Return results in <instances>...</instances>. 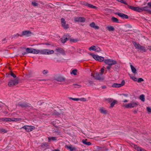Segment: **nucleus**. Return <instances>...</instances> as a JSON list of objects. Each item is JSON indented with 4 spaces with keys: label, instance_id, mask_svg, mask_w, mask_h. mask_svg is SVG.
Here are the masks:
<instances>
[{
    "label": "nucleus",
    "instance_id": "f257e3e1",
    "mask_svg": "<svg viewBox=\"0 0 151 151\" xmlns=\"http://www.w3.org/2000/svg\"><path fill=\"white\" fill-rule=\"evenodd\" d=\"M132 43L135 49H137L138 51L142 52H146L147 51V49L145 46L140 45L135 42H133Z\"/></svg>",
    "mask_w": 151,
    "mask_h": 151
},
{
    "label": "nucleus",
    "instance_id": "f03ea898",
    "mask_svg": "<svg viewBox=\"0 0 151 151\" xmlns=\"http://www.w3.org/2000/svg\"><path fill=\"white\" fill-rule=\"evenodd\" d=\"M37 54L39 53L41 55H49L54 53L53 50L46 49H43L42 50H37Z\"/></svg>",
    "mask_w": 151,
    "mask_h": 151
},
{
    "label": "nucleus",
    "instance_id": "7ed1b4c3",
    "mask_svg": "<svg viewBox=\"0 0 151 151\" xmlns=\"http://www.w3.org/2000/svg\"><path fill=\"white\" fill-rule=\"evenodd\" d=\"M18 106L21 107L22 108H25L27 109H30L32 106L29 104L27 103L26 101L19 102L17 104Z\"/></svg>",
    "mask_w": 151,
    "mask_h": 151
},
{
    "label": "nucleus",
    "instance_id": "20e7f679",
    "mask_svg": "<svg viewBox=\"0 0 151 151\" xmlns=\"http://www.w3.org/2000/svg\"><path fill=\"white\" fill-rule=\"evenodd\" d=\"M26 52H24L22 53L23 55L27 54V53H32L34 54H37V50L32 48H27L26 49Z\"/></svg>",
    "mask_w": 151,
    "mask_h": 151
},
{
    "label": "nucleus",
    "instance_id": "39448f33",
    "mask_svg": "<svg viewBox=\"0 0 151 151\" xmlns=\"http://www.w3.org/2000/svg\"><path fill=\"white\" fill-rule=\"evenodd\" d=\"M104 62L106 64L111 66L117 63L116 61L115 60L111 59H105L104 60Z\"/></svg>",
    "mask_w": 151,
    "mask_h": 151
},
{
    "label": "nucleus",
    "instance_id": "423d86ee",
    "mask_svg": "<svg viewBox=\"0 0 151 151\" xmlns=\"http://www.w3.org/2000/svg\"><path fill=\"white\" fill-rule=\"evenodd\" d=\"M91 76L96 80H102L104 79L101 73H94V75L91 73Z\"/></svg>",
    "mask_w": 151,
    "mask_h": 151
},
{
    "label": "nucleus",
    "instance_id": "0eeeda50",
    "mask_svg": "<svg viewBox=\"0 0 151 151\" xmlns=\"http://www.w3.org/2000/svg\"><path fill=\"white\" fill-rule=\"evenodd\" d=\"M138 105V103L137 102H132L123 105V106L126 108H130L137 106Z\"/></svg>",
    "mask_w": 151,
    "mask_h": 151
},
{
    "label": "nucleus",
    "instance_id": "6e6552de",
    "mask_svg": "<svg viewBox=\"0 0 151 151\" xmlns=\"http://www.w3.org/2000/svg\"><path fill=\"white\" fill-rule=\"evenodd\" d=\"M91 55L93 57V58L99 62H102L104 61V58L103 57L99 56L98 55H94L93 54H91Z\"/></svg>",
    "mask_w": 151,
    "mask_h": 151
},
{
    "label": "nucleus",
    "instance_id": "1a4fd4ad",
    "mask_svg": "<svg viewBox=\"0 0 151 151\" xmlns=\"http://www.w3.org/2000/svg\"><path fill=\"white\" fill-rule=\"evenodd\" d=\"M18 83V80L17 79H15L9 81L8 83V85L10 87H12L17 84Z\"/></svg>",
    "mask_w": 151,
    "mask_h": 151
},
{
    "label": "nucleus",
    "instance_id": "9d476101",
    "mask_svg": "<svg viewBox=\"0 0 151 151\" xmlns=\"http://www.w3.org/2000/svg\"><path fill=\"white\" fill-rule=\"evenodd\" d=\"M22 128L24 129L27 131L29 132L31 131L34 129L35 127L32 126H24Z\"/></svg>",
    "mask_w": 151,
    "mask_h": 151
},
{
    "label": "nucleus",
    "instance_id": "9b49d317",
    "mask_svg": "<svg viewBox=\"0 0 151 151\" xmlns=\"http://www.w3.org/2000/svg\"><path fill=\"white\" fill-rule=\"evenodd\" d=\"M55 80L58 82H63L65 81V78L61 76H56Z\"/></svg>",
    "mask_w": 151,
    "mask_h": 151
},
{
    "label": "nucleus",
    "instance_id": "f8f14e48",
    "mask_svg": "<svg viewBox=\"0 0 151 151\" xmlns=\"http://www.w3.org/2000/svg\"><path fill=\"white\" fill-rule=\"evenodd\" d=\"M61 22L62 26L65 29H67L69 28V25L68 24H66V22L65 19L63 18L61 19Z\"/></svg>",
    "mask_w": 151,
    "mask_h": 151
},
{
    "label": "nucleus",
    "instance_id": "ddd939ff",
    "mask_svg": "<svg viewBox=\"0 0 151 151\" xmlns=\"http://www.w3.org/2000/svg\"><path fill=\"white\" fill-rule=\"evenodd\" d=\"M125 84V81L124 80L122 81L120 84H118L117 83H114L112 85V87L116 88H119L124 86Z\"/></svg>",
    "mask_w": 151,
    "mask_h": 151
},
{
    "label": "nucleus",
    "instance_id": "4468645a",
    "mask_svg": "<svg viewBox=\"0 0 151 151\" xmlns=\"http://www.w3.org/2000/svg\"><path fill=\"white\" fill-rule=\"evenodd\" d=\"M127 6L129 9L136 12H141V9H140V7H135L130 6L129 5H127Z\"/></svg>",
    "mask_w": 151,
    "mask_h": 151
},
{
    "label": "nucleus",
    "instance_id": "2eb2a0df",
    "mask_svg": "<svg viewBox=\"0 0 151 151\" xmlns=\"http://www.w3.org/2000/svg\"><path fill=\"white\" fill-rule=\"evenodd\" d=\"M116 14H117L118 16L122 17L123 19H127L129 18L128 16L127 15L125 14L122 13L117 12L116 13Z\"/></svg>",
    "mask_w": 151,
    "mask_h": 151
},
{
    "label": "nucleus",
    "instance_id": "dca6fc26",
    "mask_svg": "<svg viewBox=\"0 0 151 151\" xmlns=\"http://www.w3.org/2000/svg\"><path fill=\"white\" fill-rule=\"evenodd\" d=\"M55 51L56 52L57 54H64L65 52L63 49L61 48L57 47L55 50Z\"/></svg>",
    "mask_w": 151,
    "mask_h": 151
},
{
    "label": "nucleus",
    "instance_id": "f3484780",
    "mask_svg": "<svg viewBox=\"0 0 151 151\" xmlns=\"http://www.w3.org/2000/svg\"><path fill=\"white\" fill-rule=\"evenodd\" d=\"M75 21L76 22H84L85 21V19L83 17H76L75 19Z\"/></svg>",
    "mask_w": 151,
    "mask_h": 151
},
{
    "label": "nucleus",
    "instance_id": "a211bd4d",
    "mask_svg": "<svg viewBox=\"0 0 151 151\" xmlns=\"http://www.w3.org/2000/svg\"><path fill=\"white\" fill-rule=\"evenodd\" d=\"M132 146V147H134L135 150L138 151H146L144 149H142L136 145L133 144Z\"/></svg>",
    "mask_w": 151,
    "mask_h": 151
},
{
    "label": "nucleus",
    "instance_id": "6ab92c4d",
    "mask_svg": "<svg viewBox=\"0 0 151 151\" xmlns=\"http://www.w3.org/2000/svg\"><path fill=\"white\" fill-rule=\"evenodd\" d=\"M31 33V32L29 31H24L22 32V35H19L18 34H17V35H18V36H22L23 35L28 36Z\"/></svg>",
    "mask_w": 151,
    "mask_h": 151
},
{
    "label": "nucleus",
    "instance_id": "aec40b11",
    "mask_svg": "<svg viewBox=\"0 0 151 151\" xmlns=\"http://www.w3.org/2000/svg\"><path fill=\"white\" fill-rule=\"evenodd\" d=\"M140 9H141V12L143 11H147L149 12H151V10L148 9V7L147 6H145L144 7H140Z\"/></svg>",
    "mask_w": 151,
    "mask_h": 151
},
{
    "label": "nucleus",
    "instance_id": "412c9836",
    "mask_svg": "<svg viewBox=\"0 0 151 151\" xmlns=\"http://www.w3.org/2000/svg\"><path fill=\"white\" fill-rule=\"evenodd\" d=\"M89 25L91 27L95 29H99V26L95 25V23L94 22H92Z\"/></svg>",
    "mask_w": 151,
    "mask_h": 151
},
{
    "label": "nucleus",
    "instance_id": "4be33fe9",
    "mask_svg": "<svg viewBox=\"0 0 151 151\" xmlns=\"http://www.w3.org/2000/svg\"><path fill=\"white\" fill-rule=\"evenodd\" d=\"M1 121L11 122V118H0Z\"/></svg>",
    "mask_w": 151,
    "mask_h": 151
},
{
    "label": "nucleus",
    "instance_id": "5701e85b",
    "mask_svg": "<svg viewBox=\"0 0 151 151\" xmlns=\"http://www.w3.org/2000/svg\"><path fill=\"white\" fill-rule=\"evenodd\" d=\"M106 29L109 31H114L115 30L114 28L111 26H108L106 27Z\"/></svg>",
    "mask_w": 151,
    "mask_h": 151
},
{
    "label": "nucleus",
    "instance_id": "b1692460",
    "mask_svg": "<svg viewBox=\"0 0 151 151\" xmlns=\"http://www.w3.org/2000/svg\"><path fill=\"white\" fill-rule=\"evenodd\" d=\"M48 142H51V140L52 139L53 141H56L57 139V138L55 137H48Z\"/></svg>",
    "mask_w": 151,
    "mask_h": 151
},
{
    "label": "nucleus",
    "instance_id": "393cba45",
    "mask_svg": "<svg viewBox=\"0 0 151 151\" xmlns=\"http://www.w3.org/2000/svg\"><path fill=\"white\" fill-rule=\"evenodd\" d=\"M21 119H22L21 118H11V121L17 122V121H21Z\"/></svg>",
    "mask_w": 151,
    "mask_h": 151
},
{
    "label": "nucleus",
    "instance_id": "a878e982",
    "mask_svg": "<svg viewBox=\"0 0 151 151\" xmlns=\"http://www.w3.org/2000/svg\"><path fill=\"white\" fill-rule=\"evenodd\" d=\"M130 66L133 73L134 74L137 73V70L136 68L132 65H131Z\"/></svg>",
    "mask_w": 151,
    "mask_h": 151
},
{
    "label": "nucleus",
    "instance_id": "bb28decb",
    "mask_svg": "<svg viewBox=\"0 0 151 151\" xmlns=\"http://www.w3.org/2000/svg\"><path fill=\"white\" fill-rule=\"evenodd\" d=\"M66 147L68 149L70 150V151H74L76 150V148L75 147H72L71 145L67 146Z\"/></svg>",
    "mask_w": 151,
    "mask_h": 151
},
{
    "label": "nucleus",
    "instance_id": "cd10ccee",
    "mask_svg": "<svg viewBox=\"0 0 151 151\" xmlns=\"http://www.w3.org/2000/svg\"><path fill=\"white\" fill-rule=\"evenodd\" d=\"M87 140L83 139L82 140V142L84 144L87 145H91V143L90 142H87Z\"/></svg>",
    "mask_w": 151,
    "mask_h": 151
},
{
    "label": "nucleus",
    "instance_id": "c85d7f7f",
    "mask_svg": "<svg viewBox=\"0 0 151 151\" xmlns=\"http://www.w3.org/2000/svg\"><path fill=\"white\" fill-rule=\"evenodd\" d=\"M99 111L101 113L104 114H106L107 113V111L106 110H104L103 108H100L99 109Z\"/></svg>",
    "mask_w": 151,
    "mask_h": 151
},
{
    "label": "nucleus",
    "instance_id": "c756f323",
    "mask_svg": "<svg viewBox=\"0 0 151 151\" xmlns=\"http://www.w3.org/2000/svg\"><path fill=\"white\" fill-rule=\"evenodd\" d=\"M32 4L34 6H37L39 5L37 1H35L32 2Z\"/></svg>",
    "mask_w": 151,
    "mask_h": 151
},
{
    "label": "nucleus",
    "instance_id": "7c9ffc66",
    "mask_svg": "<svg viewBox=\"0 0 151 151\" xmlns=\"http://www.w3.org/2000/svg\"><path fill=\"white\" fill-rule=\"evenodd\" d=\"M111 19L112 20V21L114 22H116V23L119 22L118 19L117 18H116L115 17H112L111 18Z\"/></svg>",
    "mask_w": 151,
    "mask_h": 151
},
{
    "label": "nucleus",
    "instance_id": "2f4dec72",
    "mask_svg": "<svg viewBox=\"0 0 151 151\" xmlns=\"http://www.w3.org/2000/svg\"><path fill=\"white\" fill-rule=\"evenodd\" d=\"M139 99H140L142 101L144 102L145 100V96L143 94L141 95L139 97Z\"/></svg>",
    "mask_w": 151,
    "mask_h": 151
},
{
    "label": "nucleus",
    "instance_id": "473e14b6",
    "mask_svg": "<svg viewBox=\"0 0 151 151\" xmlns=\"http://www.w3.org/2000/svg\"><path fill=\"white\" fill-rule=\"evenodd\" d=\"M117 103V101L116 100H113L110 106L111 107H113L114 105Z\"/></svg>",
    "mask_w": 151,
    "mask_h": 151
},
{
    "label": "nucleus",
    "instance_id": "72a5a7b5",
    "mask_svg": "<svg viewBox=\"0 0 151 151\" xmlns=\"http://www.w3.org/2000/svg\"><path fill=\"white\" fill-rule=\"evenodd\" d=\"M130 78L132 79L134 81H137V79L135 76L132 75H129Z\"/></svg>",
    "mask_w": 151,
    "mask_h": 151
},
{
    "label": "nucleus",
    "instance_id": "f704fd0d",
    "mask_svg": "<svg viewBox=\"0 0 151 151\" xmlns=\"http://www.w3.org/2000/svg\"><path fill=\"white\" fill-rule=\"evenodd\" d=\"M77 70L76 69H74L72 70V71L70 72L71 74H73L74 75H77Z\"/></svg>",
    "mask_w": 151,
    "mask_h": 151
},
{
    "label": "nucleus",
    "instance_id": "c9c22d12",
    "mask_svg": "<svg viewBox=\"0 0 151 151\" xmlns=\"http://www.w3.org/2000/svg\"><path fill=\"white\" fill-rule=\"evenodd\" d=\"M113 100V99L112 98H108L105 99V100L107 101L108 103H111L112 102Z\"/></svg>",
    "mask_w": 151,
    "mask_h": 151
},
{
    "label": "nucleus",
    "instance_id": "e433bc0d",
    "mask_svg": "<svg viewBox=\"0 0 151 151\" xmlns=\"http://www.w3.org/2000/svg\"><path fill=\"white\" fill-rule=\"evenodd\" d=\"M101 51V49L98 47H96L95 51L97 52H99Z\"/></svg>",
    "mask_w": 151,
    "mask_h": 151
},
{
    "label": "nucleus",
    "instance_id": "4c0bfd02",
    "mask_svg": "<svg viewBox=\"0 0 151 151\" xmlns=\"http://www.w3.org/2000/svg\"><path fill=\"white\" fill-rule=\"evenodd\" d=\"M78 41V40L77 39H70V41L71 42H77Z\"/></svg>",
    "mask_w": 151,
    "mask_h": 151
},
{
    "label": "nucleus",
    "instance_id": "58836bf2",
    "mask_svg": "<svg viewBox=\"0 0 151 151\" xmlns=\"http://www.w3.org/2000/svg\"><path fill=\"white\" fill-rule=\"evenodd\" d=\"M0 132L1 133H5L7 132L6 130L4 129H0Z\"/></svg>",
    "mask_w": 151,
    "mask_h": 151
},
{
    "label": "nucleus",
    "instance_id": "ea45409f",
    "mask_svg": "<svg viewBox=\"0 0 151 151\" xmlns=\"http://www.w3.org/2000/svg\"><path fill=\"white\" fill-rule=\"evenodd\" d=\"M73 85L74 86L75 88H79L81 87V86L78 84H73Z\"/></svg>",
    "mask_w": 151,
    "mask_h": 151
},
{
    "label": "nucleus",
    "instance_id": "a19ab883",
    "mask_svg": "<svg viewBox=\"0 0 151 151\" xmlns=\"http://www.w3.org/2000/svg\"><path fill=\"white\" fill-rule=\"evenodd\" d=\"M95 48H96L95 46L94 45H92L89 48V49L90 50H93L95 51Z\"/></svg>",
    "mask_w": 151,
    "mask_h": 151
},
{
    "label": "nucleus",
    "instance_id": "79ce46f5",
    "mask_svg": "<svg viewBox=\"0 0 151 151\" xmlns=\"http://www.w3.org/2000/svg\"><path fill=\"white\" fill-rule=\"evenodd\" d=\"M68 40V39L66 37L65 38L62 39L61 42L62 43H64L66 42L67 40Z\"/></svg>",
    "mask_w": 151,
    "mask_h": 151
},
{
    "label": "nucleus",
    "instance_id": "37998d69",
    "mask_svg": "<svg viewBox=\"0 0 151 151\" xmlns=\"http://www.w3.org/2000/svg\"><path fill=\"white\" fill-rule=\"evenodd\" d=\"M88 6L92 8L95 9L96 8V7L95 6H94L92 4H89L88 5Z\"/></svg>",
    "mask_w": 151,
    "mask_h": 151
},
{
    "label": "nucleus",
    "instance_id": "c03bdc74",
    "mask_svg": "<svg viewBox=\"0 0 151 151\" xmlns=\"http://www.w3.org/2000/svg\"><path fill=\"white\" fill-rule=\"evenodd\" d=\"M119 66L118 65H115L113 68V69L114 70H118L119 68Z\"/></svg>",
    "mask_w": 151,
    "mask_h": 151
},
{
    "label": "nucleus",
    "instance_id": "a18cd8bd",
    "mask_svg": "<svg viewBox=\"0 0 151 151\" xmlns=\"http://www.w3.org/2000/svg\"><path fill=\"white\" fill-rule=\"evenodd\" d=\"M147 109L149 113H151V108L149 107H147Z\"/></svg>",
    "mask_w": 151,
    "mask_h": 151
},
{
    "label": "nucleus",
    "instance_id": "49530a36",
    "mask_svg": "<svg viewBox=\"0 0 151 151\" xmlns=\"http://www.w3.org/2000/svg\"><path fill=\"white\" fill-rule=\"evenodd\" d=\"M144 80L142 78H139L137 80V81L138 83H141V82L144 81Z\"/></svg>",
    "mask_w": 151,
    "mask_h": 151
},
{
    "label": "nucleus",
    "instance_id": "de8ad7c7",
    "mask_svg": "<svg viewBox=\"0 0 151 151\" xmlns=\"http://www.w3.org/2000/svg\"><path fill=\"white\" fill-rule=\"evenodd\" d=\"M69 98L75 101H78L79 100V98H72V97H69Z\"/></svg>",
    "mask_w": 151,
    "mask_h": 151
},
{
    "label": "nucleus",
    "instance_id": "09e8293b",
    "mask_svg": "<svg viewBox=\"0 0 151 151\" xmlns=\"http://www.w3.org/2000/svg\"><path fill=\"white\" fill-rule=\"evenodd\" d=\"M71 82H72L70 80H68L65 81V83L66 84H70Z\"/></svg>",
    "mask_w": 151,
    "mask_h": 151
},
{
    "label": "nucleus",
    "instance_id": "8fccbe9b",
    "mask_svg": "<svg viewBox=\"0 0 151 151\" xmlns=\"http://www.w3.org/2000/svg\"><path fill=\"white\" fill-rule=\"evenodd\" d=\"M78 101H86V99L84 98H79Z\"/></svg>",
    "mask_w": 151,
    "mask_h": 151
},
{
    "label": "nucleus",
    "instance_id": "3c124183",
    "mask_svg": "<svg viewBox=\"0 0 151 151\" xmlns=\"http://www.w3.org/2000/svg\"><path fill=\"white\" fill-rule=\"evenodd\" d=\"M48 73V70H44L42 71V73L44 75H45L47 74Z\"/></svg>",
    "mask_w": 151,
    "mask_h": 151
},
{
    "label": "nucleus",
    "instance_id": "603ef678",
    "mask_svg": "<svg viewBox=\"0 0 151 151\" xmlns=\"http://www.w3.org/2000/svg\"><path fill=\"white\" fill-rule=\"evenodd\" d=\"M10 75L14 78L16 77V76L12 72H11Z\"/></svg>",
    "mask_w": 151,
    "mask_h": 151
},
{
    "label": "nucleus",
    "instance_id": "864d4df0",
    "mask_svg": "<svg viewBox=\"0 0 151 151\" xmlns=\"http://www.w3.org/2000/svg\"><path fill=\"white\" fill-rule=\"evenodd\" d=\"M111 65H108L106 67V68L108 70H109L111 68Z\"/></svg>",
    "mask_w": 151,
    "mask_h": 151
},
{
    "label": "nucleus",
    "instance_id": "5fc2aeb1",
    "mask_svg": "<svg viewBox=\"0 0 151 151\" xmlns=\"http://www.w3.org/2000/svg\"><path fill=\"white\" fill-rule=\"evenodd\" d=\"M104 69L103 68H101V72L100 73H101V74L102 75L103 73L104 72Z\"/></svg>",
    "mask_w": 151,
    "mask_h": 151
},
{
    "label": "nucleus",
    "instance_id": "6e6d98bb",
    "mask_svg": "<svg viewBox=\"0 0 151 151\" xmlns=\"http://www.w3.org/2000/svg\"><path fill=\"white\" fill-rule=\"evenodd\" d=\"M148 6L150 8H151V1L148 2L147 4Z\"/></svg>",
    "mask_w": 151,
    "mask_h": 151
},
{
    "label": "nucleus",
    "instance_id": "4d7b16f0",
    "mask_svg": "<svg viewBox=\"0 0 151 151\" xmlns=\"http://www.w3.org/2000/svg\"><path fill=\"white\" fill-rule=\"evenodd\" d=\"M83 4H84L85 6H88V5L89 4L87 3L86 2H84Z\"/></svg>",
    "mask_w": 151,
    "mask_h": 151
},
{
    "label": "nucleus",
    "instance_id": "13d9d810",
    "mask_svg": "<svg viewBox=\"0 0 151 151\" xmlns=\"http://www.w3.org/2000/svg\"><path fill=\"white\" fill-rule=\"evenodd\" d=\"M123 95L126 97H127L128 96V94H123Z\"/></svg>",
    "mask_w": 151,
    "mask_h": 151
},
{
    "label": "nucleus",
    "instance_id": "bf43d9fd",
    "mask_svg": "<svg viewBox=\"0 0 151 151\" xmlns=\"http://www.w3.org/2000/svg\"><path fill=\"white\" fill-rule=\"evenodd\" d=\"M106 88V86H102V87H101V88L102 89L105 88Z\"/></svg>",
    "mask_w": 151,
    "mask_h": 151
},
{
    "label": "nucleus",
    "instance_id": "052dcab7",
    "mask_svg": "<svg viewBox=\"0 0 151 151\" xmlns=\"http://www.w3.org/2000/svg\"><path fill=\"white\" fill-rule=\"evenodd\" d=\"M148 47H149L148 49L151 52V46H148Z\"/></svg>",
    "mask_w": 151,
    "mask_h": 151
},
{
    "label": "nucleus",
    "instance_id": "680f3d73",
    "mask_svg": "<svg viewBox=\"0 0 151 151\" xmlns=\"http://www.w3.org/2000/svg\"><path fill=\"white\" fill-rule=\"evenodd\" d=\"M123 102H128V100H124V101H123Z\"/></svg>",
    "mask_w": 151,
    "mask_h": 151
},
{
    "label": "nucleus",
    "instance_id": "e2e57ef3",
    "mask_svg": "<svg viewBox=\"0 0 151 151\" xmlns=\"http://www.w3.org/2000/svg\"><path fill=\"white\" fill-rule=\"evenodd\" d=\"M124 1V0H122V1H121L120 2H121L122 3H123Z\"/></svg>",
    "mask_w": 151,
    "mask_h": 151
},
{
    "label": "nucleus",
    "instance_id": "0e129e2a",
    "mask_svg": "<svg viewBox=\"0 0 151 151\" xmlns=\"http://www.w3.org/2000/svg\"><path fill=\"white\" fill-rule=\"evenodd\" d=\"M54 151H60V150H58V149H56V150H54Z\"/></svg>",
    "mask_w": 151,
    "mask_h": 151
},
{
    "label": "nucleus",
    "instance_id": "69168bd1",
    "mask_svg": "<svg viewBox=\"0 0 151 151\" xmlns=\"http://www.w3.org/2000/svg\"><path fill=\"white\" fill-rule=\"evenodd\" d=\"M123 4H126V5H127V3H126V2H125V1H124V3H123Z\"/></svg>",
    "mask_w": 151,
    "mask_h": 151
},
{
    "label": "nucleus",
    "instance_id": "338daca9",
    "mask_svg": "<svg viewBox=\"0 0 151 151\" xmlns=\"http://www.w3.org/2000/svg\"><path fill=\"white\" fill-rule=\"evenodd\" d=\"M42 81H46V80L45 79H42Z\"/></svg>",
    "mask_w": 151,
    "mask_h": 151
},
{
    "label": "nucleus",
    "instance_id": "774afa93",
    "mask_svg": "<svg viewBox=\"0 0 151 151\" xmlns=\"http://www.w3.org/2000/svg\"><path fill=\"white\" fill-rule=\"evenodd\" d=\"M118 1L120 2L122 1V0H117Z\"/></svg>",
    "mask_w": 151,
    "mask_h": 151
}]
</instances>
